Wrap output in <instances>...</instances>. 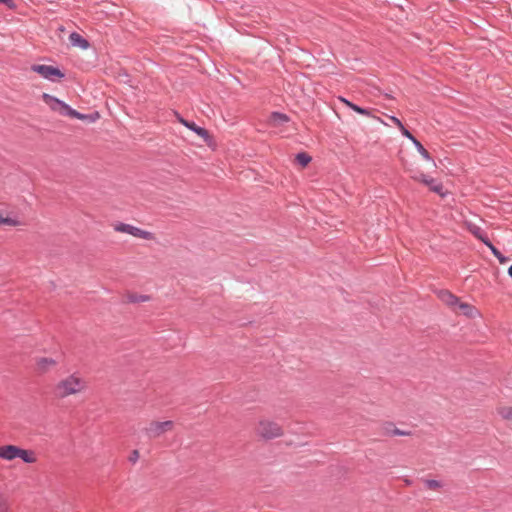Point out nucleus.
Masks as SVG:
<instances>
[{
    "instance_id": "9",
    "label": "nucleus",
    "mask_w": 512,
    "mask_h": 512,
    "mask_svg": "<svg viewBox=\"0 0 512 512\" xmlns=\"http://www.w3.org/2000/svg\"><path fill=\"white\" fill-rule=\"evenodd\" d=\"M438 297L443 303L451 307L453 310H457V305L460 302L457 296H455L448 290H441L438 292Z\"/></svg>"
},
{
    "instance_id": "13",
    "label": "nucleus",
    "mask_w": 512,
    "mask_h": 512,
    "mask_svg": "<svg viewBox=\"0 0 512 512\" xmlns=\"http://www.w3.org/2000/svg\"><path fill=\"white\" fill-rule=\"evenodd\" d=\"M18 458L21 459L24 463L33 464L37 461V456L35 451L23 449L20 447Z\"/></svg>"
},
{
    "instance_id": "26",
    "label": "nucleus",
    "mask_w": 512,
    "mask_h": 512,
    "mask_svg": "<svg viewBox=\"0 0 512 512\" xmlns=\"http://www.w3.org/2000/svg\"><path fill=\"white\" fill-rule=\"evenodd\" d=\"M139 458V452L137 450H134L131 455H130V458L129 460L132 462V463H135Z\"/></svg>"
},
{
    "instance_id": "3",
    "label": "nucleus",
    "mask_w": 512,
    "mask_h": 512,
    "mask_svg": "<svg viewBox=\"0 0 512 512\" xmlns=\"http://www.w3.org/2000/svg\"><path fill=\"white\" fill-rule=\"evenodd\" d=\"M257 431L261 437L266 439L278 437L282 433L281 427L277 423L269 420L260 421Z\"/></svg>"
},
{
    "instance_id": "12",
    "label": "nucleus",
    "mask_w": 512,
    "mask_h": 512,
    "mask_svg": "<svg viewBox=\"0 0 512 512\" xmlns=\"http://www.w3.org/2000/svg\"><path fill=\"white\" fill-rule=\"evenodd\" d=\"M69 40L72 46L79 47L83 50H86L89 48V43L86 39H84L80 34L78 33H71L69 36Z\"/></svg>"
},
{
    "instance_id": "25",
    "label": "nucleus",
    "mask_w": 512,
    "mask_h": 512,
    "mask_svg": "<svg viewBox=\"0 0 512 512\" xmlns=\"http://www.w3.org/2000/svg\"><path fill=\"white\" fill-rule=\"evenodd\" d=\"M492 254L499 260L500 263H505L507 261V258L498 249L492 252Z\"/></svg>"
},
{
    "instance_id": "14",
    "label": "nucleus",
    "mask_w": 512,
    "mask_h": 512,
    "mask_svg": "<svg viewBox=\"0 0 512 512\" xmlns=\"http://www.w3.org/2000/svg\"><path fill=\"white\" fill-rule=\"evenodd\" d=\"M289 119L285 114L272 113L267 122L268 125L272 126H283L288 123Z\"/></svg>"
},
{
    "instance_id": "21",
    "label": "nucleus",
    "mask_w": 512,
    "mask_h": 512,
    "mask_svg": "<svg viewBox=\"0 0 512 512\" xmlns=\"http://www.w3.org/2000/svg\"><path fill=\"white\" fill-rule=\"evenodd\" d=\"M127 299L130 303L146 302L150 299L148 295L129 294Z\"/></svg>"
},
{
    "instance_id": "27",
    "label": "nucleus",
    "mask_w": 512,
    "mask_h": 512,
    "mask_svg": "<svg viewBox=\"0 0 512 512\" xmlns=\"http://www.w3.org/2000/svg\"><path fill=\"white\" fill-rule=\"evenodd\" d=\"M484 245H486L491 252H494L497 248L492 244V242L489 240V238L483 242Z\"/></svg>"
},
{
    "instance_id": "22",
    "label": "nucleus",
    "mask_w": 512,
    "mask_h": 512,
    "mask_svg": "<svg viewBox=\"0 0 512 512\" xmlns=\"http://www.w3.org/2000/svg\"><path fill=\"white\" fill-rule=\"evenodd\" d=\"M296 161L299 165L305 167L311 161V157L306 153H298L296 155Z\"/></svg>"
},
{
    "instance_id": "4",
    "label": "nucleus",
    "mask_w": 512,
    "mask_h": 512,
    "mask_svg": "<svg viewBox=\"0 0 512 512\" xmlns=\"http://www.w3.org/2000/svg\"><path fill=\"white\" fill-rule=\"evenodd\" d=\"M114 229L117 232L126 233V234L132 235L137 238H141V239H145V240L153 239V234L151 232L142 230V229L135 227L133 225H130V224L117 223L114 226Z\"/></svg>"
},
{
    "instance_id": "20",
    "label": "nucleus",
    "mask_w": 512,
    "mask_h": 512,
    "mask_svg": "<svg viewBox=\"0 0 512 512\" xmlns=\"http://www.w3.org/2000/svg\"><path fill=\"white\" fill-rule=\"evenodd\" d=\"M193 134L203 139L204 142L207 143L208 146H213V142L211 136L209 134V130H190Z\"/></svg>"
},
{
    "instance_id": "31",
    "label": "nucleus",
    "mask_w": 512,
    "mask_h": 512,
    "mask_svg": "<svg viewBox=\"0 0 512 512\" xmlns=\"http://www.w3.org/2000/svg\"><path fill=\"white\" fill-rule=\"evenodd\" d=\"M508 275L511 277L512 279V265L508 268Z\"/></svg>"
},
{
    "instance_id": "18",
    "label": "nucleus",
    "mask_w": 512,
    "mask_h": 512,
    "mask_svg": "<svg viewBox=\"0 0 512 512\" xmlns=\"http://www.w3.org/2000/svg\"><path fill=\"white\" fill-rule=\"evenodd\" d=\"M338 100H339L340 103L345 105L347 108H350L353 111H356V112H358L361 115H368L369 114L368 110H365V109H363V108H361V107L351 103L350 101H348L347 99H345L343 97H339Z\"/></svg>"
},
{
    "instance_id": "5",
    "label": "nucleus",
    "mask_w": 512,
    "mask_h": 512,
    "mask_svg": "<svg viewBox=\"0 0 512 512\" xmlns=\"http://www.w3.org/2000/svg\"><path fill=\"white\" fill-rule=\"evenodd\" d=\"M31 70L50 81H55L57 78L64 77V74L58 68L50 65L36 64L31 67Z\"/></svg>"
},
{
    "instance_id": "24",
    "label": "nucleus",
    "mask_w": 512,
    "mask_h": 512,
    "mask_svg": "<svg viewBox=\"0 0 512 512\" xmlns=\"http://www.w3.org/2000/svg\"><path fill=\"white\" fill-rule=\"evenodd\" d=\"M499 413L503 419L512 421V408L511 407L501 408Z\"/></svg>"
},
{
    "instance_id": "8",
    "label": "nucleus",
    "mask_w": 512,
    "mask_h": 512,
    "mask_svg": "<svg viewBox=\"0 0 512 512\" xmlns=\"http://www.w3.org/2000/svg\"><path fill=\"white\" fill-rule=\"evenodd\" d=\"M402 134L409 138L413 144L415 145L417 151L421 154V156L427 160L431 161L433 163V166H435V162L432 160L429 152L425 149V147L410 133V130H401Z\"/></svg>"
},
{
    "instance_id": "17",
    "label": "nucleus",
    "mask_w": 512,
    "mask_h": 512,
    "mask_svg": "<svg viewBox=\"0 0 512 512\" xmlns=\"http://www.w3.org/2000/svg\"><path fill=\"white\" fill-rule=\"evenodd\" d=\"M457 309L462 312L463 315L473 317L477 314V310L468 303L459 302Z\"/></svg>"
},
{
    "instance_id": "28",
    "label": "nucleus",
    "mask_w": 512,
    "mask_h": 512,
    "mask_svg": "<svg viewBox=\"0 0 512 512\" xmlns=\"http://www.w3.org/2000/svg\"><path fill=\"white\" fill-rule=\"evenodd\" d=\"M1 3L5 4L8 8H14L15 4L13 0H0Z\"/></svg>"
},
{
    "instance_id": "1",
    "label": "nucleus",
    "mask_w": 512,
    "mask_h": 512,
    "mask_svg": "<svg viewBox=\"0 0 512 512\" xmlns=\"http://www.w3.org/2000/svg\"><path fill=\"white\" fill-rule=\"evenodd\" d=\"M43 101L54 111L58 112L62 116H67L70 118H77L85 123L89 124L91 122H94L97 118H99L98 112H93L90 114H82L77 112L76 110L69 107L64 102L60 101L59 99L55 98L54 96H51L49 94H43Z\"/></svg>"
},
{
    "instance_id": "30",
    "label": "nucleus",
    "mask_w": 512,
    "mask_h": 512,
    "mask_svg": "<svg viewBox=\"0 0 512 512\" xmlns=\"http://www.w3.org/2000/svg\"><path fill=\"white\" fill-rule=\"evenodd\" d=\"M182 123H183L185 126H187L188 128H191V129L198 128V127H197V126H195V125H188V124H187L186 122H184L183 120H182Z\"/></svg>"
},
{
    "instance_id": "29",
    "label": "nucleus",
    "mask_w": 512,
    "mask_h": 512,
    "mask_svg": "<svg viewBox=\"0 0 512 512\" xmlns=\"http://www.w3.org/2000/svg\"><path fill=\"white\" fill-rule=\"evenodd\" d=\"M390 120L393 125L399 126L400 128H404L403 124L401 123V121L399 119H397L395 117H390Z\"/></svg>"
},
{
    "instance_id": "6",
    "label": "nucleus",
    "mask_w": 512,
    "mask_h": 512,
    "mask_svg": "<svg viewBox=\"0 0 512 512\" xmlns=\"http://www.w3.org/2000/svg\"><path fill=\"white\" fill-rule=\"evenodd\" d=\"M172 427V421L152 422L146 428V433L149 438H157L163 435L165 432L171 430Z\"/></svg>"
},
{
    "instance_id": "2",
    "label": "nucleus",
    "mask_w": 512,
    "mask_h": 512,
    "mask_svg": "<svg viewBox=\"0 0 512 512\" xmlns=\"http://www.w3.org/2000/svg\"><path fill=\"white\" fill-rule=\"evenodd\" d=\"M86 389L85 380L77 373H73L61 379L54 388V393L58 398H66L76 395Z\"/></svg>"
},
{
    "instance_id": "10",
    "label": "nucleus",
    "mask_w": 512,
    "mask_h": 512,
    "mask_svg": "<svg viewBox=\"0 0 512 512\" xmlns=\"http://www.w3.org/2000/svg\"><path fill=\"white\" fill-rule=\"evenodd\" d=\"M421 181L426 184L431 191L441 195L442 197L445 196V193L443 192V185L440 182L424 174L421 175Z\"/></svg>"
},
{
    "instance_id": "15",
    "label": "nucleus",
    "mask_w": 512,
    "mask_h": 512,
    "mask_svg": "<svg viewBox=\"0 0 512 512\" xmlns=\"http://www.w3.org/2000/svg\"><path fill=\"white\" fill-rule=\"evenodd\" d=\"M386 435L391 436H410L412 432L409 430H401L393 426L392 423L386 424Z\"/></svg>"
},
{
    "instance_id": "7",
    "label": "nucleus",
    "mask_w": 512,
    "mask_h": 512,
    "mask_svg": "<svg viewBox=\"0 0 512 512\" xmlns=\"http://www.w3.org/2000/svg\"><path fill=\"white\" fill-rule=\"evenodd\" d=\"M19 446L8 444L0 446V459L5 461H13L18 458Z\"/></svg>"
},
{
    "instance_id": "19",
    "label": "nucleus",
    "mask_w": 512,
    "mask_h": 512,
    "mask_svg": "<svg viewBox=\"0 0 512 512\" xmlns=\"http://www.w3.org/2000/svg\"><path fill=\"white\" fill-rule=\"evenodd\" d=\"M21 222L17 218H12L7 215H4L3 212L0 211V226L8 225V226H18Z\"/></svg>"
},
{
    "instance_id": "16",
    "label": "nucleus",
    "mask_w": 512,
    "mask_h": 512,
    "mask_svg": "<svg viewBox=\"0 0 512 512\" xmlns=\"http://www.w3.org/2000/svg\"><path fill=\"white\" fill-rule=\"evenodd\" d=\"M468 229L482 243L488 239L486 232L481 227H479L475 224H470L468 226Z\"/></svg>"
},
{
    "instance_id": "23",
    "label": "nucleus",
    "mask_w": 512,
    "mask_h": 512,
    "mask_svg": "<svg viewBox=\"0 0 512 512\" xmlns=\"http://www.w3.org/2000/svg\"><path fill=\"white\" fill-rule=\"evenodd\" d=\"M424 484L426 488L430 490H437L442 486L440 481L434 479H426L424 480Z\"/></svg>"
},
{
    "instance_id": "11",
    "label": "nucleus",
    "mask_w": 512,
    "mask_h": 512,
    "mask_svg": "<svg viewBox=\"0 0 512 512\" xmlns=\"http://www.w3.org/2000/svg\"><path fill=\"white\" fill-rule=\"evenodd\" d=\"M57 364L56 360L48 357H41L36 360V368L40 373H45Z\"/></svg>"
}]
</instances>
